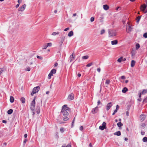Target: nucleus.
I'll return each instance as SVG.
<instances>
[{"mask_svg": "<svg viewBox=\"0 0 147 147\" xmlns=\"http://www.w3.org/2000/svg\"><path fill=\"white\" fill-rule=\"evenodd\" d=\"M146 4H143L140 6V9L144 13H146L147 12V0L146 1Z\"/></svg>", "mask_w": 147, "mask_h": 147, "instance_id": "f257e3e1", "label": "nucleus"}, {"mask_svg": "<svg viewBox=\"0 0 147 147\" xmlns=\"http://www.w3.org/2000/svg\"><path fill=\"white\" fill-rule=\"evenodd\" d=\"M36 97H35L33 100L32 101L31 104L30 109L33 111V115H34L35 113L34 112V109L35 107V100Z\"/></svg>", "mask_w": 147, "mask_h": 147, "instance_id": "f03ea898", "label": "nucleus"}, {"mask_svg": "<svg viewBox=\"0 0 147 147\" xmlns=\"http://www.w3.org/2000/svg\"><path fill=\"white\" fill-rule=\"evenodd\" d=\"M61 113H62L63 115L65 117L63 118V120L64 121H66L68 120L69 118L67 117V116L69 115V113L67 111H64L63 112H61Z\"/></svg>", "mask_w": 147, "mask_h": 147, "instance_id": "7ed1b4c3", "label": "nucleus"}, {"mask_svg": "<svg viewBox=\"0 0 147 147\" xmlns=\"http://www.w3.org/2000/svg\"><path fill=\"white\" fill-rule=\"evenodd\" d=\"M109 37L114 36L116 35L115 31L113 30H109Z\"/></svg>", "mask_w": 147, "mask_h": 147, "instance_id": "20e7f679", "label": "nucleus"}, {"mask_svg": "<svg viewBox=\"0 0 147 147\" xmlns=\"http://www.w3.org/2000/svg\"><path fill=\"white\" fill-rule=\"evenodd\" d=\"M40 88L39 86H37L34 88L32 91L31 93L32 96H33L34 94L37 92L39 90Z\"/></svg>", "mask_w": 147, "mask_h": 147, "instance_id": "39448f33", "label": "nucleus"}, {"mask_svg": "<svg viewBox=\"0 0 147 147\" xmlns=\"http://www.w3.org/2000/svg\"><path fill=\"white\" fill-rule=\"evenodd\" d=\"M56 72V70L55 69H52L50 71V73L48 75V79H50L51 76H53V74H55Z\"/></svg>", "mask_w": 147, "mask_h": 147, "instance_id": "423d86ee", "label": "nucleus"}, {"mask_svg": "<svg viewBox=\"0 0 147 147\" xmlns=\"http://www.w3.org/2000/svg\"><path fill=\"white\" fill-rule=\"evenodd\" d=\"M70 110V108L67 107V105H64L62 106L61 112H63L64 111H69Z\"/></svg>", "mask_w": 147, "mask_h": 147, "instance_id": "0eeeda50", "label": "nucleus"}, {"mask_svg": "<svg viewBox=\"0 0 147 147\" xmlns=\"http://www.w3.org/2000/svg\"><path fill=\"white\" fill-rule=\"evenodd\" d=\"M106 128V123L105 122H103L102 124V126H100L99 129L102 130Z\"/></svg>", "mask_w": 147, "mask_h": 147, "instance_id": "6e6552de", "label": "nucleus"}, {"mask_svg": "<svg viewBox=\"0 0 147 147\" xmlns=\"http://www.w3.org/2000/svg\"><path fill=\"white\" fill-rule=\"evenodd\" d=\"M98 107L97 106L95 108L93 109L91 111V112L92 114H95L98 113Z\"/></svg>", "mask_w": 147, "mask_h": 147, "instance_id": "1a4fd4ad", "label": "nucleus"}, {"mask_svg": "<svg viewBox=\"0 0 147 147\" xmlns=\"http://www.w3.org/2000/svg\"><path fill=\"white\" fill-rule=\"evenodd\" d=\"M26 7V5L25 4L23 5L22 7H20L18 9V11H23Z\"/></svg>", "mask_w": 147, "mask_h": 147, "instance_id": "9d476101", "label": "nucleus"}, {"mask_svg": "<svg viewBox=\"0 0 147 147\" xmlns=\"http://www.w3.org/2000/svg\"><path fill=\"white\" fill-rule=\"evenodd\" d=\"M112 103L111 102L108 103L106 106V110L108 111L112 106Z\"/></svg>", "mask_w": 147, "mask_h": 147, "instance_id": "9b49d317", "label": "nucleus"}, {"mask_svg": "<svg viewBox=\"0 0 147 147\" xmlns=\"http://www.w3.org/2000/svg\"><path fill=\"white\" fill-rule=\"evenodd\" d=\"M132 30V28L130 26L129 24H128V26L126 28V31L127 33H129L131 32Z\"/></svg>", "mask_w": 147, "mask_h": 147, "instance_id": "f8f14e48", "label": "nucleus"}, {"mask_svg": "<svg viewBox=\"0 0 147 147\" xmlns=\"http://www.w3.org/2000/svg\"><path fill=\"white\" fill-rule=\"evenodd\" d=\"M74 95L73 93L70 94L68 97V99L69 100H72L74 99Z\"/></svg>", "mask_w": 147, "mask_h": 147, "instance_id": "ddd939ff", "label": "nucleus"}, {"mask_svg": "<svg viewBox=\"0 0 147 147\" xmlns=\"http://www.w3.org/2000/svg\"><path fill=\"white\" fill-rule=\"evenodd\" d=\"M103 7L104 9L105 10H108L109 8V6L107 5H104Z\"/></svg>", "mask_w": 147, "mask_h": 147, "instance_id": "4468645a", "label": "nucleus"}, {"mask_svg": "<svg viewBox=\"0 0 147 147\" xmlns=\"http://www.w3.org/2000/svg\"><path fill=\"white\" fill-rule=\"evenodd\" d=\"M40 107L39 106H37L36 107V112L37 114H38L40 113Z\"/></svg>", "mask_w": 147, "mask_h": 147, "instance_id": "2eb2a0df", "label": "nucleus"}, {"mask_svg": "<svg viewBox=\"0 0 147 147\" xmlns=\"http://www.w3.org/2000/svg\"><path fill=\"white\" fill-rule=\"evenodd\" d=\"M118 41L117 40H114L112 41L111 43L112 45H115L117 44Z\"/></svg>", "mask_w": 147, "mask_h": 147, "instance_id": "dca6fc26", "label": "nucleus"}, {"mask_svg": "<svg viewBox=\"0 0 147 147\" xmlns=\"http://www.w3.org/2000/svg\"><path fill=\"white\" fill-rule=\"evenodd\" d=\"M136 62L134 60H132L131 61V67H134L135 64Z\"/></svg>", "mask_w": 147, "mask_h": 147, "instance_id": "f3484780", "label": "nucleus"}, {"mask_svg": "<svg viewBox=\"0 0 147 147\" xmlns=\"http://www.w3.org/2000/svg\"><path fill=\"white\" fill-rule=\"evenodd\" d=\"M140 119L142 121H143L145 119V117L144 115H142L140 116Z\"/></svg>", "mask_w": 147, "mask_h": 147, "instance_id": "a211bd4d", "label": "nucleus"}, {"mask_svg": "<svg viewBox=\"0 0 147 147\" xmlns=\"http://www.w3.org/2000/svg\"><path fill=\"white\" fill-rule=\"evenodd\" d=\"M114 134L115 135H117V136H120L121 135V133L120 131H118L114 133Z\"/></svg>", "mask_w": 147, "mask_h": 147, "instance_id": "6ab92c4d", "label": "nucleus"}, {"mask_svg": "<svg viewBox=\"0 0 147 147\" xmlns=\"http://www.w3.org/2000/svg\"><path fill=\"white\" fill-rule=\"evenodd\" d=\"M128 91V89L126 87L124 88L122 90V92L123 93H125Z\"/></svg>", "mask_w": 147, "mask_h": 147, "instance_id": "aec40b11", "label": "nucleus"}, {"mask_svg": "<svg viewBox=\"0 0 147 147\" xmlns=\"http://www.w3.org/2000/svg\"><path fill=\"white\" fill-rule=\"evenodd\" d=\"M141 17V16H139L136 18V22L137 23H138L139 22L140 20V19Z\"/></svg>", "mask_w": 147, "mask_h": 147, "instance_id": "412c9836", "label": "nucleus"}, {"mask_svg": "<svg viewBox=\"0 0 147 147\" xmlns=\"http://www.w3.org/2000/svg\"><path fill=\"white\" fill-rule=\"evenodd\" d=\"M14 100V98L12 96H10V101L11 102L13 103V102Z\"/></svg>", "mask_w": 147, "mask_h": 147, "instance_id": "4be33fe9", "label": "nucleus"}, {"mask_svg": "<svg viewBox=\"0 0 147 147\" xmlns=\"http://www.w3.org/2000/svg\"><path fill=\"white\" fill-rule=\"evenodd\" d=\"M131 53L132 56L135 55L136 53V51L134 49H132L131 51Z\"/></svg>", "mask_w": 147, "mask_h": 147, "instance_id": "5701e85b", "label": "nucleus"}, {"mask_svg": "<svg viewBox=\"0 0 147 147\" xmlns=\"http://www.w3.org/2000/svg\"><path fill=\"white\" fill-rule=\"evenodd\" d=\"M73 35V32L72 31H70L68 34V36L71 37Z\"/></svg>", "mask_w": 147, "mask_h": 147, "instance_id": "b1692460", "label": "nucleus"}, {"mask_svg": "<svg viewBox=\"0 0 147 147\" xmlns=\"http://www.w3.org/2000/svg\"><path fill=\"white\" fill-rule=\"evenodd\" d=\"M13 112V110L11 109L8 111L7 113L8 114L10 115Z\"/></svg>", "mask_w": 147, "mask_h": 147, "instance_id": "393cba45", "label": "nucleus"}, {"mask_svg": "<svg viewBox=\"0 0 147 147\" xmlns=\"http://www.w3.org/2000/svg\"><path fill=\"white\" fill-rule=\"evenodd\" d=\"M20 100L22 103L24 104L25 102V98L24 97H22L20 98Z\"/></svg>", "mask_w": 147, "mask_h": 147, "instance_id": "a878e982", "label": "nucleus"}, {"mask_svg": "<svg viewBox=\"0 0 147 147\" xmlns=\"http://www.w3.org/2000/svg\"><path fill=\"white\" fill-rule=\"evenodd\" d=\"M61 41L60 42V43H63L64 40L65 39V36H62L61 38Z\"/></svg>", "mask_w": 147, "mask_h": 147, "instance_id": "bb28decb", "label": "nucleus"}, {"mask_svg": "<svg viewBox=\"0 0 147 147\" xmlns=\"http://www.w3.org/2000/svg\"><path fill=\"white\" fill-rule=\"evenodd\" d=\"M61 41L60 42V43H63L64 40L65 39V36H62L61 38Z\"/></svg>", "mask_w": 147, "mask_h": 147, "instance_id": "cd10ccee", "label": "nucleus"}, {"mask_svg": "<svg viewBox=\"0 0 147 147\" xmlns=\"http://www.w3.org/2000/svg\"><path fill=\"white\" fill-rule=\"evenodd\" d=\"M146 126V124L144 123H142L141 125V127L142 129H144Z\"/></svg>", "mask_w": 147, "mask_h": 147, "instance_id": "c85d7f7f", "label": "nucleus"}, {"mask_svg": "<svg viewBox=\"0 0 147 147\" xmlns=\"http://www.w3.org/2000/svg\"><path fill=\"white\" fill-rule=\"evenodd\" d=\"M117 125L119 127H120L123 126V124L121 122H119L117 123Z\"/></svg>", "mask_w": 147, "mask_h": 147, "instance_id": "c756f323", "label": "nucleus"}, {"mask_svg": "<svg viewBox=\"0 0 147 147\" xmlns=\"http://www.w3.org/2000/svg\"><path fill=\"white\" fill-rule=\"evenodd\" d=\"M88 55L84 56L82 57V58L84 59H88Z\"/></svg>", "mask_w": 147, "mask_h": 147, "instance_id": "7c9ffc66", "label": "nucleus"}, {"mask_svg": "<svg viewBox=\"0 0 147 147\" xmlns=\"http://www.w3.org/2000/svg\"><path fill=\"white\" fill-rule=\"evenodd\" d=\"M140 47V45L138 43H137L136 45V49L137 50Z\"/></svg>", "mask_w": 147, "mask_h": 147, "instance_id": "2f4dec72", "label": "nucleus"}, {"mask_svg": "<svg viewBox=\"0 0 147 147\" xmlns=\"http://www.w3.org/2000/svg\"><path fill=\"white\" fill-rule=\"evenodd\" d=\"M47 46L46 45V44H45L43 45V46L42 47V49H46L47 48Z\"/></svg>", "mask_w": 147, "mask_h": 147, "instance_id": "473e14b6", "label": "nucleus"}, {"mask_svg": "<svg viewBox=\"0 0 147 147\" xmlns=\"http://www.w3.org/2000/svg\"><path fill=\"white\" fill-rule=\"evenodd\" d=\"M122 57H121L120 58H119L117 60V61L119 62H121L122 61Z\"/></svg>", "mask_w": 147, "mask_h": 147, "instance_id": "72a5a7b5", "label": "nucleus"}, {"mask_svg": "<svg viewBox=\"0 0 147 147\" xmlns=\"http://www.w3.org/2000/svg\"><path fill=\"white\" fill-rule=\"evenodd\" d=\"M4 71V68H0V76L2 72Z\"/></svg>", "mask_w": 147, "mask_h": 147, "instance_id": "f704fd0d", "label": "nucleus"}, {"mask_svg": "<svg viewBox=\"0 0 147 147\" xmlns=\"http://www.w3.org/2000/svg\"><path fill=\"white\" fill-rule=\"evenodd\" d=\"M60 131L62 133H63L64 130H65V129L63 127H61L60 128Z\"/></svg>", "mask_w": 147, "mask_h": 147, "instance_id": "c9c22d12", "label": "nucleus"}, {"mask_svg": "<svg viewBox=\"0 0 147 147\" xmlns=\"http://www.w3.org/2000/svg\"><path fill=\"white\" fill-rule=\"evenodd\" d=\"M147 92V90H143V91H142V92L141 93V94H143L144 93H146Z\"/></svg>", "mask_w": 147, "mask_h": 147, "instance_id": "e433bc0d", "label": "nucleus"}, {"mask_svg": "<svg viewBox=\"0 0 147 147\" xmlns=\"http://www.w3.org/2000/svg\"><path fill=\"white\" fill-rule=\"evenodd\" d=\"M104 19V17L102 16L100 18V21L101 22H103V19Z\"/></svg>", "mask_w": 147, "mask_h": 147, "instance_id": "4c0bfd02", "label": "nucleus"}, {"mask_svg": "<svg viewBox=\"0 0 147 147\" xmlns=\"http://www.w3.org/2000/svg\"><path fill=\"white\" fill-rule=\"evenodd\" d=\"M143 141L144 142H146L147 141V138L146 137H144L143 139Z\"/></svg>", "mask_w": 147, "mask_h": 147, "instance_id": "58836bf2", "label": "nucleus"}, {"mask_svg": "<svg viewBox=\"0 0 147 147\" xmlns=\"http://www.w3.org/2000/svg\"><path fill=\"white\" fill-rule=\"evenodd\" d=\"M92 64H93V63L91 62L90 63H88L87 65H86V66L87 67H89L91 66V65H92Z\"/></svg>", "mask_w": 147, "mask_h": 147, "instance_id": "ea45409f", "label": "nucleus"}, {"mask_svg": "<svg viewBox=\"0 0 147 147\" xmlns=\"http://www.w3.org/2000/svg\"><path fill=\"white\" fill-rule=\"evenodd\" d=\"M59 34V32H53L52 33V35L53 36L56 35L57 34Z\"/></svg>", "mask_w": 147, "mask_h": 147, "instance_id": "a19ab883", "label": "nucleus"}, {"mask_svg": "<svg viewBox=\"0 0 147 147\" xmlns=\"http://www.w3.org/2000/svg\"><path fill=\"white\" fill-rule=\"evenodd\" d=\"M46 45L47 47H51L52 46V43H48L46 44Z\"/></svg>", "mask_w": 147, "mask_h": 147, "instance_id": "79ce46f5", "label": "nucleus"}, {"mask_svg": "<svg viewBox=\"0 0 147 147\" xmlns=\"http://www.w3.org/2000/svg\"><path fill=\"white\" fill-rule=\"evenodd\" d=\"M105 30H104V29L102 30L101 31V32H100V34L101 35L102 34H103L104 33H105Z\"/></svg>", "mask_w": 147, "mask_h": 147, "instance_id": "37998d69", "label": "nucleus"}, {"mask_svg": "<svg viewBox=\"0 0 147 147\" xmlns=\"http://www.w3.org/2000/svg\"><path fill=\"white\" fill-rule=\"evenodd\" d=\"M110 80H107L106 81V82H105V83L106 84H109L110 83Z\"/></svg>", "mask_w": 147, "mask_h": 147, "instance_id": "c03bdc74", "label": "nucleus"}, {"mask_svg": "<svg viewBox=\"0 0 147 147\" xmlns=\"http://www.w3.org/2000/svg\"><path fill=\"white\" fill-rule=\"evenodd\" d=\"M75 117L74 118L72 122V124L71 125V127H73V126H74V120H75Z\"/></svg>", "mask_w": 147, "mask_h": 147, "instance_id": "a18cd8bd", "label": "nucleus"}, {"mask_svg": "<svg viewBox=\"0 0 147 147\" xmlns=\"http://www.w3.org/2000/svg\"><path fill=\"white\" fill-rule=\"evenodd\" d=\"M147 102V97H146L145 98H144L143 100V102L146 103Z\"/></svg>", "mask_w": 147, "mask_h": 147, "instance_id": "49530a36", "label": "nucleus"}, {"mask_svg": "<svg viewBox=\"0 0 147 147\" xmlns=\"http://www.w3.org/2000/svg\"><path fill=\"white\" fill-rule=\"evenodd\" d=\"M143 37L145 38H147V32H146L143 34Z\"/></svg>", "mask_w": 147, "mask_h": 147, "instance_id": "de8ad7c7", "label": "nucleus"}, {"mask_svg": "<svg viewBox=\"0 0 147 147\" xmlns=\"http://www.w3.org/2000/svg\"><path fill=\"white\" fill-rule=\"evenodd\" d=\"M26 70L28 71H30V68L29 67H27L26 69Z\"/></svg>", "mask_w": 147, "mask_h": 147, "instance_id": "09e8293b", "label": "nucleus"}, {"mask_svg": "<svg viewBox=\"0 0 147 147\" xmlns=\"http://www.w3.org/2000/svg\"><path fill=\"white\" fill-rule=\"evenodd\" d=\"M37 58L40 59L42 60V57L39 56L38 55L36 56Z\"/></svg>", "mask_w": 147, "mask_h": 147, "instance_id": "8fccbe9b", "label": "nucleus"}, {"mask_svg": "<svg viewBox=\"0 0 147 147\" xmlns=\"http://www.w3.org/2000/svg\"><path fill=\"white\" fill-rule=\"evenodd\" d=\"M94 18L93 17H92L90 18V21L91 22H93L94 21Z\"/></svg>", "mask_w": 147, "mask_h": 147, "instance_id": "3c124183", "label": "nucleus"}, {"mask_svg": "<svg viewBox=\"0 0 147 147\" xmlns=\"http://www.w3.org/2000/svg\"><path fill=\"white\" fill-rule=\"evenodd\" d=\"M73 54H74V53H73L72 55H71L70 56V58H73V59H74V56H73Z\"/></svg>", "mask_w": 147, "mask_h": 147, "instance_id": "603ef678", "label": "nucleus"}, {"mask_svg": "<svg viewBox=\"0 0 147 147\" xmlns=\"http://www.w3.org/2000/svg\"><path fill=\"white\" fill-rule=\"evenodd\" d=\"M121 78L122 79H125V76H123L121 77Z\"/></svg>", "mask_w": 147, "mask_h": 147, "instance_id": "864d4df0", "label": "nucleus"}, {"mask_svg": "<svg viewBox=\"0 0 147 147\" xmlns=\"http://www.w3.org/2000/svg\"><path fill=\"white\" fill-rule=\"evenodd\" d=\"M27 141V140L26 139H25L23 142V143L24 144H24L26 143V142Z\"/></svg>", "mask_w": 147, "mask_h": 147, "instance_id": "5fc2aeb1", "label": "nucleus"}, {"mask_svg": "<svg viewBox=\"0 0 147 147\" xmlns=\"http://www.w3.org/2000/svg\"><path fill=\"white\" fill-rule=\"evenodd\" d=\"M22 2V0H18V4H20Z\"/></svg>", "mask_w": 147, "mask_h": 147, "instance_id": "6e6d98bb", "label": "nucleus"}, {"mask_svg": "<svg viewBox=\"0 0 147 147\" xmlns=\"http://www.w3.org/2000/svg\"><path fill=\"white\" fill-rule=\"evenodd\" d=\"M65 147H71V144H67Z\"/></svg>", "mask_w": 147, "mask_h": 147, "instance_id": "4d7b16f0", "label": "nucleus"}, {"mask_svg": "<svg viewBox=\"0 0 147 147\" xmlns=\"http://www.w3.org/2000/svg\"><path fill=\"white\" fill-rule=\"evenodd\" d=\"M83 129V127L82 126H81L80 127V129L81 131H82Z\"/></svg>", "mask_w": 147, "mask_h": 147, "instance_id": "13d9d810", "label": "nucleus"}, {"mask_svg": "<svg viewBox=\"0 0 147 147\" xmlns=\"http://www.w3.org/2000/svg\"><path fill=\"white\" fill-rule=\"evenodd\" d=\"M101 103L100 101V100H99L97 102V105H99Z\"/></svg>", "mask_w": 147, "mask_h": 147, "instance_id": "bf43d9fd", "label": "nucleus"}, {"mask_svg": "<svg viewBox=\"0 0 147 147\" xmlns=\"http://www.w3.org/2000/svg\"><path fill=\"white\" fill-rule=\"evenodd\" d=\"M69 28H65V29H64V31H67V30H69Z\"/></svg>", "mask_w": 147, "mask_h": 147, "instance_id": "052dcab7", "label": "nucleus"}, {"mask_svg": "<svg viewBox=\"0 0 147 147\" xmlns=\"http://www.w3.org/2000/svg\"><path fill=\"white\" fill-rule=\"evenodd\" d=\"M119 108V106L118 105H116V109H117V110H118Z\"/></svg>", "mask_w": 147, "mask_h": 147, "instance_id": "680f3d73", "label": "nucleus"}, {"mask_svg": "<svg viewBox=\"0 0 147 147\" xmlns=\"http://www.w3.org/2000/svg\"><path fill=\"white\" fill-rule=\"evenodd\" d=\"M100 68H97V71L99 72H100Z\"/></svg>", "mask_w": 147, "mask_h": 147, "instance_id": "e2e57ef3", "label": "nucleus"}, {"mask_svg": "<svg viewBox=\"0 0 147 147\" xmlns=\"http://www.w3.org/2000/svg\"><path fill=\"white\" fill-rule=\"evenodd\" d=\"M20 5V4H17L16 5V8H18L19 6Z\"/></svg>", "mask_w": 147, "mask_h": 147, "instance_id": "0e129e2a", "label": "nucleus"}, {"mask_svg": "<svg viewBox=\"0 0 147 147\" xmlns=\"http://www.w3.org/2000/svg\"><path fill=\"white\" fill-rule=\"evenodd\" d=\"M126 115L127 116H129V112L128 111H127L126 113Z\"/></svg>", "mask_w": 147, "mask_h": 147, "instance_id": "69168bd1", "label": "nucleus"}, {"mask_svg": "<svg viewBox=\"0 0 147 147\" xmlns=\"http://www.w3.org/2000/svg\"><path fill=\"white\" fill-rule=\"evenodd\" d=\"M58 65V63H55L54 64V66L55 67H56Z\"/></svg>", "mask_w": 147, "mask_h": 147, "instance_id": "338daca9", "label": "nucleus"}, {"mask_svg": "<svg viewBox=\"0 0 147 147\" xmlns=\"http://www.w3.org/2000/svg\"><path fill=\"white\" fill-rule=\"evenodd\" d=\"M2 122L3 123H7V121L5 120H3L2 121Z\"/></svg>", "mask_w": 147, "mask_h": 147, "instance_id": "774afa93", "label": "nucleus"}]
</instances>
